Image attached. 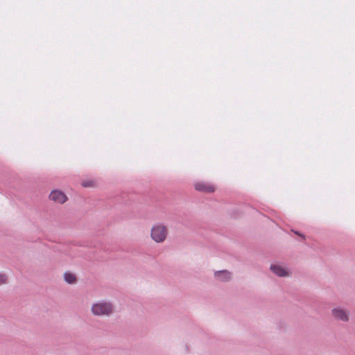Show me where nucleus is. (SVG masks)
I'll return each mask as SVG.
<instances>
[{
	"instance_id": "1",
	"label": "nucleus",
	"mask_w": 355,
	"mask_h": 355,
	"mask_svg": "<svg viewBox=\"0 0 355 355\" xmlns=\"http://www.w3.org/2000/svg\"><path fill=\"white\" fill-rule=\"evenodd\" d=\"M114 306L111 302L98 300L91 306V312L94 316L110 317L114 313Z\"/></svg>"
},
{
	"instance_id": "2",
	"label": "nucleus",
	"mask_w": 355,
	"mask_h": 355,
	"mask_svg": "<svg viewBox=\"0 0 355 355\" xmlns=\"http://www.w3.org/2000/svg\"><path fill=\"white\" fill-rule=\"evenodd\" d=\"M168 235L167 227L162 223L153 225L150 231V237L156 243L164 242Z\"/></svg>"
},
{
	"instance_id": "3",
	"label": "nucleus",
	"mask_w": 355,
	"mask_h": 355,
	"mask_svg": "<svg viewBox=\"0 0 355 355\" xmlns=\"http://www.w3.org/2000/svg\"><path fill=\"white\" fill-rule=\"evenodd\" d=\"M331 315L334 320L347 322L349 321V311L341 306H336L331 309Z\"/></svg>"
},
{
	"instance_id": "4",
	"label": "nucleus",
	"mask_w": 355,
	"mask_h": 355,
	"mask_svg": "<svg viewBox=\"0 0 355 355\" xmlns=\"http://www.w3.org/2000/svg\"><path fill=\"white\" fill-rule=\"evenodd\" d=\"M194 187L196 190L200 192L211 193L215 191V187L206 182H198L195 183Z\"/></svg>"
},
{
	"instance_id": "5",
	"label": "nucleus",
	"mask_w": 355,
	"mask_h": 355,
	"mask_svg": "<svg viewBox=\"0 0 355 355\" xmlns=\"http://www.w3.org/2000/svg\"><path fill=\"white\" fill-rule=\"evenodd\" d=\"M50 200L55 202L63 204L67 200V196L64 193L60 190H53L49 195Z\"/></svg>"
},
{
	"instance_id": "6",
	"label": "nucleus",
	"mask_w": 355,
	"mask_h": 355,
	"mask_svg": "<svg viewBox=\"0 0 355 355\" xmlns=\"http://www.w3.org/2000/svg\"><path fill=\"white\" fill-rule=\"evenodd\" d=\"M214 277L220 282H227L231 279L232 274L227 270H218L215 272Z\"/></svg>"
},
{
	"instance_id": "7",
	"label": "nucleus",
	"mask_w": 355,
	"mask_h": 355,
	"mask_svg": "<svg viewBox=\"0 0 355 355\" xmlns=\"http://www.w3.org/2000/svg\"><path fill=\"white\" fill-rule=\"evenodd\" d=\"M270 270L279 277H286L288 275V271L278 265H271Z\"/></svg>"
},
{
	"instance_id": "8",
	"label": "nucleus",
	"mask_w": 355,
	"mask_h": 355,
	"mask_svg": "<svg viewBox=\"0 0 355 355\" xmlns=\"http://www.w3.org/2000/svg\"><path fill=\"white\" fill-rule=\"evenodd\" d=\"M64 279L68 284H72L76 282V276L71 272H65L64 274Z\"/></svg>"
},
{
	"instance_id": "9",
	"label": "nucleus",
	"mask_w": 355,
	"mask_h": 355,
	"mask_svg": "<svg viewBox=\"0 0 355 355\" xmlns=\"http://www.w3.org/2000/svg\"><path fill=\"white\" fill-rule=\"evenodd\" d=\"M8 276L5 273H0V286L7 284Z\"/></svg>"
},
{
	"instance_id": "10",
	"label": "nucleus",
	"mask_w": 355,
	"mask_h": 355,
	"mask_svg": "<svg viewBox=\"0 0 355 355\" xmlns=\"http://www.w3.org/2000/svg\"><path fill=\"white\" fill-rule=\"evenodd\" d=\"M82 185L84 187H89L90 186V184L87 182H83L82 183Z\"/></svg>"
},
{
	"instance_id": "11",
	"label": "nucleus",
	"mask_w": 355,
	"mask_h": 355,
	"mask_svg": "<svg viewBox=\"0 0 355 355\" xmlns=\"http://www.w3.org/2000/svg\"><path fill=\"white\" fill-rule=\"evenodd\" d=\"M295 233L296 234H297V235L302 236V235H301L300 233H298L297 232H295Z\"/></svg>"
}]
</instances>
